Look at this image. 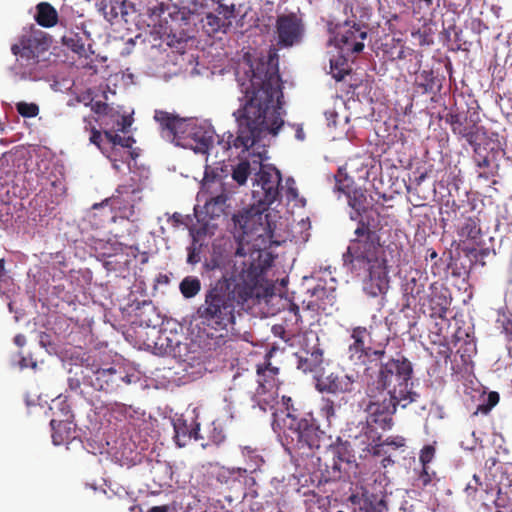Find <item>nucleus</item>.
Returning <instances> with one entry per match:
<instances>
[{
	"label": "nucleus",
	"instance_id": "obj_1",
	"mask_svg": "<svg viewBox=\"0 0 512 512\" xmlns=\"http://www.w3.org/2000/svg\"><path fill=\"white\" fill-rule=\"evenodd\" d=\"M245 102L233 112L237 123V136L224 133L218 146L228 151L236 149L239 154L248 152L251 159L241 160L232 170V179L244 185L252 172H257L262 163L264 145L260 141L267 135L276 136L284 125L281 98V79L275 59L259 61L250 65L243 77H238Z\"/></svg>",
	"mask_w": 512,
	"mask_h": 512
},
{
	"label": "nucleus",
	"instance_id": "obj_56",
	"mask_svg": "<svg viewBox=\"0 0 512 512\" xmlns=\"http://www.w3.org/2000/svg\"><path fill=\"white\" fill-rule=\"evenodd\" d=\"M14 343L19 347H23L26 344V337L22 334H17L14 337Z\"/></svg>",
	"mask_w": 512,
	"mask_h": 512
},
{
	"label": "nucleus",
	"instance_id": "obj_2",
	"mask_svg": "<svg viewBox=\"0 0 512 512\" xmlns=\"http://www.w3.org/2000/svg\"><path fill=\"white\" fill-rule=\"evenodd\" d=\"M280 183L279 170L261 163L253 182V204L233 216L237 242L234 265L238 276L250 283L263 268L270 267L274 259L268 251L275 242L265 212L278 199Z\"/></svg>",
	"mask_w": 512,
	"mask_h": 512
},
{
	"label": "nucleus",
	"instance_id": "obj_12",
	"mask_svg": "<svg viewBox=\"0 0 512 512\" xmlns=\"http://www.w3.org/2000/svg\"><path fill=\"white\" fill-rule=\"evenodd\" d=\"M141 189L139 186L124 184L118 186L110 198H106L101 203H95L92 210L96 211L110 207L111 211L116 212L119 217L131 219L135 215L136 205L141 201Z\"/></svg>",
	"mask_w": 512,
	"mask_h": 512
},
{
	"label": "nucleus",
	"instance_id": "obj_44",
	"mask_svg": "<svg viewBox=\"0 0 512 512\" xmlns=\"http://www.w3.org/2000/svg\"><path fill=\"white\" fill-rule=\"evenodd\" d=\"M435 456V448L432 445H425L421 451L419 460L422 464V466L428 465Z\"/></svg>",
	"mask_w": 512,
	"mask_h": 512
},
{
	"label": "nucleus",
	"instance_id": "obj_28",
	"mask_svg": "<svg viewBox=\"0 0 512 512\" xmlns=\"http://www.w3.org/2000/svg\"><path fill=\"white\" fill-rule=\"evenodd\" d=\"M356 512H387L384 500H378L373 494L367 492L352 494L348 498Z\"/></svg>",
	"mask_w": 512,
	"mask_h": 512
},
{
	"label": "nucleus",
	"instance_id": "obj_3",
	"mask_svg": "<svg viewBox=\"0 0 512 512\" xmlns=\"http://www.w3.org/2000/svg\"><path fill=\"white\" fill-rule=\"evenodd\" d=\"M335 182L333 191L342 192L348 198L351 207L350 219L358 221L355 229L356 238L351 240L343 254V262L352 272L364 277L363 290L371 297H380L379 304H384L385 294L389 289V277L385 249L380 244L378 233L364 222L362 214L367 209V196L361 188H350L352 180L343 172L328 176Z\"/></svg>",
	"mask_w": 512,
	"mask_h": 512
},
{
	"label": "nucleus",
	"instance_id": "obj_26",
	"mask_svg": "<svg viewBox=\"0 0 512 512\" xmlns=\"http://www.w3.org/2000/svg\"><path fill=\"white\" fill-rule=\"evenodd\" d=\"M174 428V440L179 447H184L191 440L203 439L200 435V425L194 420L188 423L183 417H179L173 420Z\"/></svg>",
	"mask_w": 512,
	"mask_h": 512
},
{
	"label": "nucleus",
	"instance_id": "obj_30",
	"mask_svg": "<svg viewBox=\"0 0 512 512\" xmlns=\"http://www.w3.org/2000/svg\"><path fill=\"white\" fill-rule=\"evenodd\" d=\"M52 441L54 445H63L75 438V430L72 423L67 421L51 420Z\"/></svg>",
	"mask_w": 512,
	"mask_h": 512
},
{
	"label": "nucleus",
	"instance_id": "obj_41",
	"mask_svg": "<svg viewBox=\"0 0 512 512\" xmlns=\"http://www.w3.org/2000/svg\"><path fill=\"white\" fill-rule=\"evenodd\" d=\"M101 249L103 250L100 252V256L104 259L110 258L112 256H116L119 253L123 252L124 246L120 242H107L106 244H101Z\"/></svg>",
	"mask_w": 512,
	"mask_h": 512
},
{
	"label": "nucleus",
	"instance_id": "obj_16",
	"mask_svg": "<svg viewBox=\"0 0 512 512\" xmlns=\"http://www.w3.org/2000/svg\"><path fill=\"white\" fill-rule=\"evenodd\" d=\"M367 37V32L360 29L359 26L344 23L337 26L334 36L329 43L333 44L339 53L356 54L364 49L363 41Z\"/></svg>",
	"mask_w": 512,
	"mask_h": 512
},
{
	"label": "nucleus",
	"instance_id": "obj_40",
	"mask_svg": "<svg viewBox=\"0 0 512 512\" xmlns=\"http://www.w3.org/2000/svg\"><path fill=\"white\" fill-rule=\"evenodd\" d=\"M202 243L193 237L190 246L187 247V263L195 265L201 261Z\"/></svg>",
	"mask_w": 512,
	"mask_h": 512
},
{
	"label": "nucleus",
	"instance_id": "obj_27",
	"mask_svg": "<svg viewBox=\"0 0 512 512\" xmlns=\"http://www.w3.org/2000/svg\"><path fill=\"white\" fill-rule=\"evenodd\" d=\"M487 145L490 146V152L485 156L481 154L480 144L477 146L479 154L475 153V162L477 167L480 169H488V173L492 174L494 170L498 168L497 159L504 154V151L498 141V134L496 133L492 134L490 142Z\"/></svg>",
	"mask_w": 512,
	"mask_h": 512
},
{
	"label": "nucleus",
	"instance_id": "obj_17",
	"mask_svg": "<svg viewBox=\"0 0 512 512\" xmlns=\"http://www.w3.org/2000/svg\"><path fill=\"white\" fill-rule=\"evenodd\" d=\"M412 374V363L408 359L391 358L381 364L377 379L380 384H407Z\"/></svg>",
	"mask_w": 512,
	"mask_h": 512
},
{
	"label": "nucleus",
	"instance_id": "obj_58",
	"mask_svg": "<svg viewBox=\"0 0 512 512\" xmlns=\"http://www.w3.org/2000/svg\"><path fill=\"white\" fill-rule=\"evenodd\" d=\"M204 266H205V268L207 270H214L216 268H219V264L215 260H211L210 262H206Z\"/></svg>",
	"mask_w": 512,
	"mask_h": 512
},
{
	"label": "nucleus",
	"instance_id": "obj_52",
	"mask_svg": "<svg viewBox=\"0 0 512 512\" xmlns=\"http://www.w3.org/2000/svg\"><path fill=\"white\" fill-rule=\"evenodd\" d=\"M169 221L172 222V224L175 226V227H178L182 224H184V221H183V216L182 214L180 213H174L170 218H169Z\"/></svg>",
	"mask_w": 512,
	"mask_h": 512
},
{
	"label": "nucleus",
	"instance_id": "obj_51",
	"mask_svg": "<svg viewBox=\"0 0 512 512\" xmlns=\"http://www.w3.org/2000/svg\"><path fill=\"white\" fill-rule=\"evenodd\" d=\"M279 369L277 367H272L270 364L265 367L264 369L258 368L257 372L259 375L263 374L266 375V373H269L270 375H276L278 374Z\"/></svg>",
	"mask_w": 512,
	"mask_h": 512
},
{
	"label": "nucleus",
	"instance_id": "obj_10",
	"mask_svg": "<svg viewBox=\"0 0 512 512\" xmlns=\"http://www.w3.org/2000/svg\"><path fill=\"white\" fill-rule=\"evenodd\" d=\"M367 336L368 330L365 327L357 326L350 330L345 357L350 365L362 369V375L357 371L356 375L346 376L351 383L361 381L369 384L372 379L370 374L372 368L366 367V363L372 355L380 358L385 354L384 350H373L371 347H366L364 341Z\"/></svg>",
	"mask_w": 512,
	"mask_h": 512
},
{
	"label": "nucleus",
	"instance_id": "obj_34",
	"mask_svg": "<svg viewBox=\"0 0 512 512\" xmlns=\"http://www.w3.org/2000/svg\"><path fill=\"white\" fill-rule=\"evenodd\" d=\"M458 234L462 238L476 240L481 234L480 220L476 216H468L458 224Z\"/></svg>",
	"mask_w": 512,
	"mask_h": 512
},
{
	"label": "nucleus",
	"instance_id": "obj_48",
	"mask_svg": "<svg viewBox=\"0 0 512 512\" xmlns=\"http://www.w3.org/2000/svg\"><path fill=\"white\" fill-rule=\"evenodd\" d=\"M210 439L213 443L217 445L222 443L225 440V435L222 429H217V427H214L211 432Z\"/></svg>",
	"mask_w": 512,
	"mask_h": 512
},
{
	"label": "nucleus",
	"instance_id": "obj_43",
	"mask_svg": "<svg viewBox=\"0 0 512 512\" xmlns=\"http://www.w3.org/2000/svg\"><path fill=\"white\" fill-rule=\"evenodd\" d=\"M406 443V439L402 436H396V437H389L385 440V442L381 445H378L374 448V455H381V448L384 445L391 446L394 449H398L401 447H404Z\"/></svg>",
	"mask_w": 512,
	"mask_h": 512
},
{
	"label": "nucleus",
	"instance_id": "obj_39",
	"mask_svg": "<svg viewBox=\"0 0 512 512\" xmlns=\"http://www.w3.org/2000/svg\"><path fill=\"white\" fill-rule=\"evenodd\" d=\"M322 353L317 350L310 354V356L306 357H298L297 368L304 373L312 372L316 367H318L322 361L321 359Z\"/></svg>",
	"mask_w": 512,
	"mask_h": 512
},
{
	"label": "nucleus",
	"instance_id": "obj_5",
	"mask_svg": "<svg viewBox=\"0 0 512 512\" xmlns=\"http://www.w3.org/2000/svg\"><path fill=\"white\" fill-rule=\"evenodd\" d=\"M154 120L159 126L161 137L176 146L201 154H209L214 148L212 144L215 131L207 122L195 118H181L159 109L154 112Z\"/></svg>",
	"mask_w": 512,
	"mask_h": 512
},
{
	"label": "nucleus",
	"instance_id": "obj_49",
	"mask_svg": "<svg viewBox=\"0 0 512 512\" xmlns=\"http://www.w3.org/2000/svg\"><path fill=\"white\" fill-rule=\"evenodd\" d=\"M434 0H412L414 4V13H420L423 6L429 8L432 6Z\"/></svg>",
	"mask_w": 512,
	"mask_h": 512
},
{
	"label": "nucleus",
	"instance_id": "obj_64",
	"mask_svg": "<svg viewBox=\"0 0 512 512\" xmlns=\"http://www.w3.org/2000/svg\"><path fill=\"white\" fill-rule=\"evenodd\" d=\"M81 383V380L78 379V378H69L68 379V384H76V385H79Z\"/></svg>",
	"mask_w": 512,
	"mask_h": 512
},
{
	"label": "nucleus",
	"instance_id": "obj_57",
	"mask_svg": "<svg viewBox=\"0 0 512 512\" xmlns=\"http://www.w3.org/2000/svg\"><path fill=\"white\" fill-rule=\"evenodd\" d=\"M476 351V345L473 341L466 342V349L465 352L468 354V356H471V354L475 353Z\"/></svg>",
	"mask_w": 512,
	"mask_h": 512
},
{
	"label": "nucleus",
	"instance_id": "obj_25",
	"mask_svg": "<svg viewBox=\"0 0 512 512\" xmlns=\"http://www.w3.org/2000/svg\"><path fill=\"white\" fill-rule=\"evenodd\" d=\"M485 388V386H470V390L466 392V394L471 395L472 400L477 404L474 415L478 413L487 415L499 402V393L495 391L487 392Z\"/></svg>",
	"mask_w": 512,
	"mask_h": 512
},
{
	"label": "nucleus",
	"instance_id": "obj_32",
	"mask_svg": "<svg viewBox=\"0 0 512 512\" xmlns=\"http://www.w3.org/2000/svg\"><path fill=\"white\" fill-rule=\"evenodd\" d=\"M35 21L42 27H53L58 22V13L56 9L47 2H41L36 6Z\"/></svg>",
	"mask_w": 512,
	"mask_h": 512
},
{
	"label": "nucleus",
	"instance_id": "obj_45",
	"mask_svg": "<svg viewBox=\"0 0 512 512\" xmlns=\"http://www.w3.org/2000/svg\"><path fill=\"white\" fill-rule=\"evenodd\" d=\"M282 405L284 406L285 408V411H280L278 412V410H274V412H277L280 416V418H284L286 417L287 415H295L294 412L296 411V409L294 408L293 406V401L291 399V397H288V396H282Z\"/></svg>",
	"mask_w": 512,
	"mask_h": 512
},
{
	"label": "nucleus",
	"instance_id": "obj_8",
	"mask_svg": "<svg viewBox=\"0 0 512 512\" xmlns=\"http://www.w3.org/2000/svg\"><path fill=\"white\" fill-rule=\"evenodd\" d=\"M93 118L84 117L83 122L85 124L84 129L90 131L91 135L89 141L96 145L101 152L112 162V166L115 170L120 171L121 165L129 163L130 159H134V152L129 149L135 143V140L131 136H121L118 134L119 131L104 130V136L107 140L106 143H102V135L92 124Z\"/></svg>",
	"mask_w": 512,
	"mask_h": 512
},
{
	"label": "nucleus",
	"instance_id": "obj_61",
	"mask_svg": "<svg viewBox=\"0 0 512 512\" xmlns=\"http://www.w3.org/2000/svg\"><path fill=\"white\" fill-rule=\"evenodd\" d=\"M296 138L301 141L304 140V138H305L304 131L301 127H298L296 130Z\"/></svg>",
	"mask_w": 512,
	"mask_h": 512
},
{
	"label": "nucleus",
	"instance_id": "obj_53",
	"mask_svg": "<svg viewBox=\"0 0 512 512\" xmlns=\"http://www.w3.org/2000/svg\"><path fill=\"white\" fill-rule=\"evenodd\" d=\"M39 343L42 347L49 346L51 344L50 336L45 332H41L39 335Z\"/></svg>",
	"mask_w": 512,
	"mask_h": 512
},
{
	"label": "nucleus",
	"instance_id": "obj_36",
	"mask_svg": "<svg viewBox=\"0 0 512 512\" xmlns=\"http://www.w3.org/2000/svg\"><path fill=\"white\" fill-rule=\"evenodd\" d=\"M255 458H256L255 465L253 467H251L250 469L233 468V469L227 470V473L229 474L230 477H233L234 479L240 480L242 478L244 484L247 486L254 485L255 479L252 476H250L249 474L254 473L260 467V464L263 462V460L259 456H256Z\"/></svg>",
	"mask_w": 512,
	"mask_h": 512
},
{
	"label": "nucleus",
	"instance_id": "obj_63",
	"mask_svg": "<svg viewBox=\"0 0 512 512\" xmlns=\"http://www.w3.org/2000/svg\"><path fill=\"white\" fill-rule=\"evenodd\" d=\"M41 402V397L38 396V399L35 400V399H27V404L28 405H35V404H40Z\"/></svg>",
	"mask_w": 512,
	"mask_h": 512
},
{
	"label": "nucleus",
	"instance_id": "obj_42",
	"mask_svg": "<svg viewBox=\"0 0 512 512\" xmlns=\"http://www.w3.org/2000/svg\"><path fill=\"white\" fill-rule=\"evenodd\" d=\"M17 111L23 117H35L39 113V107L35 103L19 102L17 103Z\"/></svg>",
	"mask_w": 512,
	"mask_h": 512
},
{
	"label": "nucleus",
	"instance_id": "obj_7",
	"mask_svg": "<svg viewBox=\"0 0 512 512\" xmlns=\"http://www.w3.org/2000/svg\"><path fill=\"white\" fill-rule=\"evenodd\" d=\"M272 427L274 431L282 432L287 445L301 454L312 455L315 449H319L324 432L313 422L306 418H298L296 415H287L280 418L277 412L272 413Z\"/></svg>",
	"mask_w": 512,
	"mask_h": 512
},
{
	"label": "nucleus",
	"instance_id": "obj_35",
	"mask_svg": "<svg viewBox=\"0 0 512 512\" xmlns=\"http://www.w3.org/2000/svg\"><path fill=\"white\" fill-rule=\"evenodd\" d=\"M353 55L340 53L338 57L330 59V74L335 80L341 81L348 74L350 71L348 59Z\"/></svg>",
	"mask_w": 512,
	"mask_h": 512
},
{
	"label": "nucleus",
	"instance_id": "obj_13",
	"mask_svg": "<svg viewBox=\"0 0 512 512\" xmlns=\"http://www.w3.org/2000/svg\"><path fill=\"white\" fill-rule=\"evenodd\" d=\"M122 10L125 23H136L140 16H149L155 23L162 18L166 21V14L171 17L176 7L158 0H124Z\"/></svg>",
	"mask_w": 512,
	"mask_h": 512
},
{
	"label": "nucleus",
	"instance_id": "obj_6",
	"mask_svg": "<svg viewBox=\"0 0 512 512\" xmlns=\"http://www.w3.org/2000/svg\"><path fill=\"white\" fill-rule=\"evenodd\" d=\"M49 47L50 39L45 32L34 26L24 30L11 46V52L16 57L15 73L21 79H39L48 65Z\"/></svg>",
	"mask_w": 512,
	"mask_h": 512
},
{
	"label": "nucleus",
	"instance_id": "obj_20",
	"mask_svg": "<svg viewBox=\"0 0 512 512\" xmlns=\"http://www.w3.org/2000/svg\"><path fill=\"white\" fill-rule=\"evenodd\" d=\"M95 375V380L100 383L125 382L126 384L137 383L141 380L140 372L134 367L114 365L108 368L91 369Z\"/></svg>",
	"mask_w": 512,
	"mask_h": 512
},
{
	"label": "nucleus",
	"instance_id": "obj_18",
	"mask_svg": "<svg viewBox=\"0 0 512 512\" xmlns=\"http://www.w3.org/2000/svg\"><path fill=\"white\" fill-rule=\"evenodd\" d=\"M183 336L171 330L159 331L154 342L155 353L162 356H172L186 360L189 349L187 344L182 343Z\"/></svg>",
	"mask_w": 512,
	"mask_h": 512
},
{
	"label": "nucleus",
	"instance_id": "obj_31",
	"mask_svg": "<svg viewBox=\"0 0 512 512\" xmlns=\"http://www.w3.org/2000/svg\"><path fill=\"white\" fill-rule=\"evenodd\" d=\"M311 295L314 297V305L322 311H327L332 308L336 302V295L334 288H326L321 285L315 286L311 290Z\"/></svg>",
	"mask_w": 512,
	"mask_h": 512
},
{
	"label": "nucleus",
	"instance_id": "obj_9",
	"mask_svg": "<svg viewBox=\"0 0 512 512\" xmlns=\"http://www.w3.org/2000/svg\"><path fill=\"white\" fill-rule=\"evenodd\" d=\"M226 179L227 174L223 168L206 166L197 200L204 203L205 213L211 219L224 213L226 202L231 194Z\"/></svg>",
	"mask_w": 512,
	"mask_h": 512
},
{
	"label": "nucleus",
	"instance_id": "obj_54",
	"mask_svg": "<svg viewBox=\"0 0 512 512\" xmlns=\"http://www.w3.org/2000/svg\"><path fill=\"white\" fill-rule=\"evenodd\" d=\"M326 119L328 121V124H335L336 123V117L337 113L334 111H326L325 112Z\"/></svg>",
	"mask_w": 512,
	"mask_h": 512
},
{
	"label": "nucleus",
	"instance_id": "obj_55",
	"mask_svg": "<svg viewBox=\"0 0 512 512\" xmlns=\"http://www.w3.org/2000/svg\"><path fill=\"white\" fill-rule=\"evenodd\" d=\"M170 508L168 505L153 506L148 509L147 512H169Z\"/></svg>",
	"mask_w": 512,
	"mask_h": 512
},
{
	"label": "nucleus",
	"instance_id": "obj_19",
	"mask_svg": "<svg viewBox=\"0 0 512 512\" xmlns=\"http://www.w3.org/2000/svg\"><path fill=\"white\" fill-rule=\"evenodd\" d=\"M90 105L91 110L99 115L101 125L106 127L105 130L121 131L124 134L128 132L132 125V118L130 116L120 114L107 103L101 101L90 103Z\"/></svg>",
	"mask_w": 512,
	"mask_h": 512
},
{
	"label": "nucleus",
	"instance_id": "obj_50",
	"mask_svg": "<svg viewBox=\"0 0 512 512\" xmlns=\"http://www.w3.org/2000/svg\"><path fill=\"white\" fill-rule=\"evenodd\" d=\"M286 185H287V194L288 196H290L291 198H296L297 197V189L295 188V181L293 178H288L287 181H286Z\"/></svg>",
	"mask_w": 512,
	"mask_h": 512
},
{
	"label": "nucleus",
	"instance_id": "obj_47",
	"mask_svg": "<svg viewBox=\"0 0 512 512\" xmlns=\"http://www.w3.org/2000/svg\"><path fill=\"white\" fill-rule=\"evenodd\" d=\"M433 474L434 473L431 474L429 472L428 465L422 466V470L419 473V477H418V480L421 482L422 486L426 487L427 485H429L432 482V475Z\"/></svg>",
	"mask_w": 512,
	"mask_h": 512
},
{
	"label": "nucleus",
	"instance_id": "obj_23",
	"mask_svg": "<svg viewBox=\"0 0 512 512\" xmlns=\"http://www.w3.org/2000/svg\"><path fill=\"white\" fill-rule=\"evenodd\" d=\"M332 455L330 463L325 464L322 476L326 482L338 481L343 478L345 472L344 465H350V454L343 445L331 447L329 450Z\"/></svg>",
	"mask_w": 512,
	"mask_h": 512
},
{
	"label": "nucleus",
	"instance_id": "obj_15",
	"mask_svg": "<svg viewBox=\"0 0 512 512\" xmlns=\"http://www.w3.org/2000/svg\"><path fill=\"white\" fill-rule=\"evenodd\" d=\"M445 121L457 137L465 139L473 147L474 152L479 154L477 146L486 137L487 131L485 127L478 124L480 119L477 113L471 114L469 118L460 113H448Z\"/></svg>",
	"mask_w": 512,
	"mask_h": 512
},
{
	"label": "nucleus",
	"instance_id": "obj_46",
	"mask_svg": "<svg viewBox=\"0 0 512 512\" xmlns=\"http://www.w3.org/2000/svg\"><path fill=\"white\" fill-rule=\"evenodd\" d=\"M0 222H2L5 228L12 224V215H10V206L8 204L0 206Z\"/></svg>",
	"mask_w": 512,
	"mask_h": 512
},
{
	"label": "nucleus",
	"instance_id": "obj_14",
	"mask_svg": "<svg viewBox=\"0 0 512 512\" xmlns=\"http://www.w3.org/2000/svg\"><path fill=\"white\" fill-rule=\"evenodd\" d=\"M306 26L302 15L288 13L279 15L275 23L274 40L282 48H291L302 43Z\"/></svg>",
	"mask_w": 512,
	"mask_h": 512
},
{
	"label": "nucleus",
	"instance_id": "obj_33",
	"mask_svg": "<svg viewBox=\"0 0 512 512\" xmlns=\"http://www.w3.org/2000/svg\"><path fill=\"white\" fill-rule=\"evenodd\" d=\"M124 0H99L97 6L109 22L122 21Z\"/></svg>",
	"mask_w": 512,
	"mask_h": 512
},
{
	"label": "nucleus",
	"instance_id": "obj_4",
	"mask_svg": "<svg viewBox=\"0 0 512 512\" xmlns=\"http://www.w3.org/2000/svg\"><path fill=\"white\" fill-rule=\"evenodd\" d=\"M234 259L235 254L231 259L230 276H223L206 291L204 302L196 311L200 323L217 332H228L235 324L236 308L239 302L234 289L231 288V282H234L235 286L243 285L251 288L257 284L259 277L269 268H263L255 280L250 283L242 279L240 275L238 276Z\"/></svg>",
	"mask_w": 512,
	"mask_h": 512
},
{
	"label": "nucleus",
	"instance_id": "obj_60",
	"mask_svg": "<svg viewBox=\"0 0 512 512\" xmlns=\"http://www.w3.org/2000/svg\"><path fill=\"white\" fill-rule=\"evenodd\" d=\"M217 6H235L233 3H227V0H211Z\"/></svg>",
	"mask_w": 512,
	"mask_h": 512
},
{
	"label": "nucleus",
	"instance_id": "obj_11",
	"mask_svg": "<svg viewBox=\"0 0 512 512\" xmlns=\"http://www.w3.org/2000/svg\"><path fill=\"white\" fill-rule=\"evenodd\" d=\"M388 386H373L367 392L371 398L369 402V409L374 414H388L392 415L396 412L397 406L406 408L414 402H418L420 394L408 389V386H393L392 389H387Z\"/></svg>",
	"mask_w": 512,
	"mask_h": 512
},
{
	"label": "nucleus",
	"instance_id": "obj_38",
	"mask_svg": "<svg viewBox=\"0 0 512 512\" xmlns=\"http://www.w3.org/2000/svg\"><path fill=\"white\" fill-rule=\"evenodd\" d=\"M321 393H326L327 396L323 397V406L322 411L325 413L326 417L334 415V406L336 404L333 397L336 395V391L338 386H316Z\"/></svg>",
	"mask_w": 512,
	"mask_h": 512
},
{
	"label": "nucleus",
	"instance_id": "obj_37",
	"mask_svg": "<svg viewBox=\"0 0 512 512\" xmlns=\"http://www.w3.org/2000/svg\"><path fill=\"white\" fill-rule=\"evenodd\" d=\"M179 289L184 298L195 297L201 290V282L195 276H186L179 284Z\"/></svg>",
	"mask_w": 512,
	"mask_h": 512
},
{
	"label": "nucleus",
	"instance_id": "obj_62",
	"mask_svg": "<svg viewBox=\"0 0 512 512\" xmlns=\"http://www.w3.org/2000/svg\"><path fill=\"white\" fill-rule=\"evenodd\" d=\"M440 214H441V215H444V214H446V215H447V217H444V216H443L442 220H450V219L452 218V217H451L450 212H448L447 210H444V208H443V207H442V208H441V210H440Z\"/></svg>",
	"mask_w": 512,
	"mask_h": 512
},
{
	"label": "nucleus",
	"instance_id": "obj_24",
	"mask_svg": "<svg viewBox=\"0 0 512 512\" xmlns=\"http://www.w3.org/2000/svg\"><path fill=\"white\" fill-rule=\"evenodd\" d=\"M405 307L422 309L426 305L425 280L421 277H410L405 280L402 286Z\"/></svg>",
	"mask_w": 512,
	"mask_h": 512
},
{
	"label": "nucleus",
	"instance_id": "obj_22",
	"mask_svg": "<svg viewBox=\"0 0 512 512\" xmlns=\"http://www.w3.org/2000/svg\"><path fill=\"white\" fill-rule=\"evenodd\" d=\"M62 43L80 57L89 58L94 54L93 40L84 26H76L62 36Z\"/></svg>",
	"mask_w": 512,
	"mask_h": 512
},
{
	"label": "nucleus",
	"instance_id": "obj_29",
	"mask_svg": "<svg viewBox=\"0 0 512 512\" xmlns=\"http://www.w3.org/2000/svg\"><path fill=\"white\" fill-rule=\"evenodd\" d=\"M278 386H257L252 400L263 411L274 410L278 405Z\"/></svg>",
	"mask_w": 512,
	"mask_h": 512
},
{
	"label": "nucleus",
	"instance_id": "obj_21",
	"mask_svg": "<svg viewBox=\"0 0 512 512\" xmlns=\"http://www.w3.org/2000/svg\"><path fill=\"white\" fill-rule=\"evenodd\" d=\"M235 17V6H217L215 12L207 13L202 19V27L208 35L226 33Z\"/></svg>",
	"mask_w": 512,
	"mask_h": 512
},
{
	"label": "nucleus",
	"instance_id": "obj_59",
	"mask_svg": "<svg viewBox=\"0 0 512 512\" xmlns=\"http://www.w3.org/2000/svg\"><path fill=\"white\" fill-rule=\"evenodd\" d=\"M444 207L446 208H451L452 209V213L454 214V217H456V207H457V204L456 202L453 200L452 202H450L449 200L444 204Z\"/></svg>",
	"mask_w": 512,
	"mask_h": 512
}]
</instances>
